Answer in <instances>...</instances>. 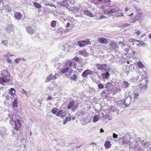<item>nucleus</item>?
<instances>
[{"mask_svg":"<svg viewBox=\"0 0 151 151\" xmlns=\"http://www.w3.org/2000/svg\"><path fill=\"white\" fill-rule=\"evenodd\" d=\"M1 44L5 46H7L8 41L6 40L3 41L1 42Z\"/></svg>","mask_w":151,"mask_h":151,"instance_id":"43","label":"nucleus"},{"mask_svg":"<svg viewBox=\"0 0 151 151\" xmlns=\"http://www.w3.org/2000/svg\"><path fill=\"white\" fill-rule=\"evenodd\" d=\"M58 110V109L57 108L55 107L52 110L51 112L52 114H56Z\"/></svg>","mask_w":151,"mask_h":151,"instance_id":"41","label":"nucleus"},{"mask_svg":"<svg viewBox=\"0 0 151 151\" xmlns=\"http://www.w3.org/2000/svg\"><path fill=\"white\" fill-rule=\"evenodd\" d=\"M22 58H17L14 60L15 63L17 64H18L19 62L21 60Z\"/></svg>","mask_w":151,"mask_h":151,"instance_id":"47","label":"nucleus"},{"mask_svg":"<svg viewBox=\"0 0 151 151\" xmlns=\"http://www.w3.org/2000/svg\"><path fill=\"white\" fill-rule=\"evenodd\" d=\"M135 33L137 34V35H139L141 33V32L139 30H138L137 32H135Z\"/></svg>","mask_w":151,"mask_h":151,"instance_id":"61","label":"nucleus"},{"mask_svg":"<svg viewBox=\"0 0 151 151\" xmlns=\"http://www.w3.org/2000/svg\"><path fill=\"white\" fill-rule=\"evenodd\" d=\"M7 129L5 127H3L0 131V134L2 136L5 135L6 133Z\"/></svg>","mask_w":151,"mask_h":151,"instance_id":"22","label":"nucleus"},{"mask_svg":"<svg viewBox=\"0 0 151 151\" xmlns=\"http://www.w3.org/2000/svg\"><path fill=\"white\" fill-rule=\"evenodd\" d=\"M118 136V135L114 133L113 134V137L114 138H117Z\"/></svg>","mask_w":151,"mask_h":151,"instance_id":"54","label":"nucleus"},{"mask_svg":"<svg viewBox=\"0 0 151 151\" xmlns=\"http://www.w3.org/2000/svg\"><path fill=\"white\" fill-rule=\"evenodd\" d=\"M119 11V9L117 7H114V8L110 9V10L106 13V11H102V13L107 14L109 16H114L116 12Z\"/></svg>","mask_w":151,"mask_h":151,"instance_id":"6","label":"nucleus"},{"mask_svg":"<svg viewBox=\"0 0 151 151\" xmlns=\"http://www.w3.org/2000/svg\"><path fill=\"white\" fill-rule=\"evenodd\" d=\"M26 30L27 32L30 34H33L35 31L34 29L31 27H27Z\"/></svg>","mask_w":151,"mask_h":151,"instance_id":"18","label":"nucleus"},{"mask_svg":"<svg viewBox=\"0 0 151 151\" xmlns=\"http://www.w3.org/2000/svg\"><path fill=\"white\" fill-rule=\"evenodd\" d=\"M14 17L16 19L19 20L22 19V16L20 13L16 12L15 13Z\"/></svg>","mask_w":151,"mask_h":151,"instance_id":"17","label":"nucleus"},{"mask_svg":"<svg viewBox=\"0 0 151 151\" xmlns=\"http://www.w3.org/2000/svg\"><path fill=\"white\" fill-rule=\"evenodd\" d=\"M129 142V140H124L122 142V144L124 145H127Z\"/></svg>","mask_w":151,"mask_h":151,"instance_id":"45","label":"nucleus"},{"mask_svg":"<svg viewBox=\"0 0 151 151\" xmlns=\"http://www.w3.org/2000/svg\"><path fill=\"white\" fill-rule=\"evenodd\" d=\"M135 41H136L135 39H134V38H131L129 40V42L131 43L134 42H135Z\"/></svg>","mask_w":151,"mask_h":151,"instance_id":"53","label":"nucleus"},{"mask_svg":"<svg viewBox=\"0 0 151 151\" xmlns=\"http://www.w3.org/2000/svg\"><path fill=\"white\" fill-rule=\"evenodd\" d=\"M9 122L12 125L14 124V129L17 131H19L21 127L23 121L21 118L15 115H9Z\"/></svg>","mask_w":151,"mask_h":151,"instance_id":"1","label":"nucleus"},{"mask_svg":"<svg viewBox=\"0 0 151 151\" xmlns=\"http://www.w3.org/2000/svg\"><path fill=\"white\" fill-rule=\"evenodd\" d=\"M55 66L56 68L57 69L59 68L60 66L59 63L58 62L55 63Z\"/></svg>","mask_w":151,"mask_h":151,"instance_id":"48","label":"nucleus"},{"mask_svg":"<svg viewBox=\"0 0 151 151\" xmlns=\"http://www.w3.org/2000/svg\"><path fill=\"white\" fill-rule=\"evenodd\" d=\"M16 91L15 89L13 88H11L9 91L10 94L12 96L14 97L15 95Z\"/></svg>","mask_w":151,"mask_h":151,"instance_id":"25","label":"nucleus"},{"mask_svg":"<svg viewBox=\"0 0 151 151\" xmlns=\"http://www.w3.org/2000/svg\"><path fill=\"white\" fill-rule=\"evenodd\" d=\"M109 45L114 50H116L119 48V45L114 41H111Z\"/></svg>","mask_w":151,"mask_h":151,"instance_id":"13","label":"nucleus"},{"mask_svg":"<svg viewBox=\"0 0 151 151\" xmlns=\"http://www.w3.org/2000/svg\"><path fill=\"white\" fill-rule=\"evenodd\" d=\"M47 5H48L49 6H50L52 7H54L55 8H56L55 6L53 4H47Z\"/></svg>","mask_w":151,"mask_h":151,"instance_id":"57","label":"nucleus"},{"mask_svg":"<svg viewBox=\"0 0 151 151\" xmlns=\"http://www.w3.org/2000/svg\"><path fill=\"white\" fill-rule=\"evenodd\" d=\"M6 31L8 32L13 31V27L12 26H9L7 27L6 29Z\"/></svg>","mask_w":151,"mask_h":151,"instance_id":"30","label":"nucleus"},{"mask_svg":"<svg viewBox=\"0 0 151 151\" xmlns=\"http://www.w3.org/2000/svg\"><path fill=\"white\" fill-rule=\"evenodd\" d=\"M22 93L25 95L27 97H29L30 95V92L29 91H25L24 89L22 90Z\"/></svg>","mask_w":151,"mask_h":151,"instance_id":"27","label":"nucleus"},{"mask_svg":"<svg viewBox=\"0 0 151 151\" xmlns=\"http://www.w3.org/2000/svg\"><path fill=\"white\" fill-rule=\"evenodd\" d=\"M73 59L76 61H78L79 60L78 58L76 57H75Z\"/></svg>","mask_w":151,"mask_h":151,"instance_id":"58","label":"nucleus"},{"mask_svg":"<svg viewBox=\"0 0 151 151\" xmlns=\"http://www.w3.org/2000/svg\"><path fill=\"white\" fill-rule=\"evenodd\" d=\"M122 47L123 49L126 52H127L129 50L130 48V47L128 46H126L125 47H124L123 46H122Z\"/></svg>","mask_w":151,"mask_h":151,"instance_id":"37","label":"nucleus"},{"mask_svg":"<svg viewBox=\"0 0 151 151\" xmlns=\"http://www.w3.org/2000/svg\"><path fill=\"white\" fill-rule=\"evenodd\" d=\"M140 93L134 92L133 97L134 100H135L136 99L138 98Z\"/></svg>","mask_w":151,"mask_h":151,"instance_id":"35","label":"nucleus"},{"mask_svg":"<svg viewBox=\"0 0 151 151\" xmlns=\"http://www.w3.org/2000/svg\"><path fill=\"white\" fill-rule=\"evenodd\" d=\"M77 78V76L76 75L73 74L71 77V78L73 80H75Z\"/></svg>","mask_w":151,"mask_h":151,"instance_id":"52","label":"nucleus"},{"mask_svg":"<svg viewBox=\"0 0 151 151\" xmlns=\"http://www.w3.org/2000/svg\"><path fill=\"white\" fill-rule=\"evenodd\" d=\"M139 44H140V46H145V45L146 44L143 42L142 41H141V42L139 43Z\"/></svg>","mask_w":151,"mask_h":151,"instance_id":"56","label":"nucleus"},{"mask_svg":"<svg viewBox=\"0 0 151 151\" xmlns=\"http://www.w3.org/2000/svg\"><path fill=\"white\" fill-rule=\"evenodd\" d=\"M134 92L141 93L143 89L141 88L139 85L133 88Z\"/></svg>","mask_w":151,"mask_h":151,"instance_id":"14","label":"nucleus"},{"mask_svg":"<svg viewBox=\"0 0 151 151\" xmlns=\"http://www.w3.org/2000/svg\"><path fill=\"white\" fill-rule=\"evenodd\" d=\"M6 75H4V76H3L2 77H0V84H3L4 83H8V84L12 85V83L10 78L6 77Z\"/></svg>","mask_w":151,"mask_h":151,"instance_id":"7","label":"nucleus"},{"mask_svg":"<svg viewBox=\"0 0 151 151\" xmlns=\"http://www.w3.org/2000/svg\"><path fill=\"white\" fill-rule=\"evenodd\" d=\"M75 9H77V7H70L69 8H68V10L69 12L72 11L74 12H75Z\"/></svg>","mask_w":151,"mask_h":151,"instance_id":"40","label":"nucleus"},{"mask_svg":"<svg viewBox=\"0 0 151 151\" xmlns=\"http://www.w3.org/2000/svg\"><path fill=\"white\" fill-rule=\"evenodd\" d=\"M104 132V130L102 129H100V133H102Z\"/></svg>","mask_w":151,"mask_h":151,"instance_id":"64","label":"nucleus"},{"mask_svg":"<svg viewBox=\"0 0 151 151\" xmlns=\"http://www.w3.org/2000/svg\"><path fill=\"white\" fill-rule=\"evenodd\" d=\"M105 88L107 89L106 92L104 91L101 93V95L103 97H106L109 94H114V86L109 82L107 83L105 85Z\"/></svg>","mask_w":151,"mask_h":151,"instance_id":"2","label":"nucleus"},{"mask_svg":"<svg viewBox=\"0 0 151 151\" xmlns=\"http://www.w3.org/2000/svg\"><path fill=\"white\" fill-rule=\"evenodd\" d=\"M70 23H68L67 24H66V27H68L70 26Z\"/></svg>","mask_w":151,"mask_h":151,"instance_id":"63","label":"nucleus"},{"mask_svg":"<svg viewBox=\"0 0 151 151\" xmlns=\"http://www.w3.org/2000/svg\"><path fill=\"white\" fill-rule=\"evenodd\" d=\"M65 63L66 66L60 70V72L61 73H64L67 72L73 64L72 62L69 60L67 61Z\"/></svg>","mask_w":151,"mask_h":151,"instance_id":"3","label":"nucleus"},{"mask_svg":"<svg viewBox=\"0 0 151 151\" xmlns=\"http://www.w3.org/2000/svg\"><path fill=\"white\" fill-rule=\"evenodd\" d=\"M99 2L104 1L105 3H107L108 2H111L110 0H98Z\"/></svg>","mask_w":151,"mask_h":151,"instance_id":"49","label":"nucleus"},{"mask_svg":"<svg viewBox=\"0 0 151 151\" xmlns=\"http://www.w3.org/2000/svg\"><path fill=\"white\" fill-rule=\"evenodd\" d=\"M110 75V74H109L107 72L102 73L101 74V75L102 78L105 79L108 78L109 77Z\"/></svg>","mask_w":151,"mask_h":151,"instance_id":"23","label":"nucleus"},{"mask_svg":"<svg viewBox=\"0 0 151 151\" xmlns=\"http://www.w3.org/2000/svg\"><path fill=\"white\" fill-rule=\"evenodd\" d=\"M148 80L145 78H143L140 80L139 85L141 87V88L143 90L146 89L147 87V84Z\"/></svg>","mask_w":151,"mask_h":151,"instance_id":"4","label":"nucleus"},{"mask_svg":"<svg viewBox=\"0 0 151 151\" xmlns=\"http://www.w3.org/2000/svg\"><path fill=\"white\" fill-rule=\"evenodd\" d=\"M63 110H60L58 111L56 114V115L57 116H60V115H61V113L63 112Z\"/></svg>","mask_w":151,"mask_h":151,"instance_id":"44","label":"nucleus"},{"mask_svg":"<svg viewBox=\"0 0 151 151\" xmlns=\"http://www.w3.org/2000/svg\"><path fill=\"white\" fill-rule=\"evenodd\" d=\"M33 4L37 8L40 9L41 8V6L38 3L34 2Z\"/></svg>","mask_w":151,"mask_h":151,"instance_id":"39","label":"nucleus"},{"mask_svg":"<svg viewBox=\"0 0 151 151\" xmlns=\"http://www.w3.org/2000/svg\"><path fill=\"white\" fill-rule=\"evenodd\" d=\"M110 142L109 141H106L105 144L104 146L106 148L109 149L111 147Z\"/></svg>","mask_w":151,"mask_h":151,"instance_id":"31","label":"nucleus"},{"mask_svg":"<svg viewBox=\"0 0 151 151\" xmlns=\"http://www.w3.org/2000/svg\"><path fill=\"white\" fill-rule=\"evenodd\" d=\"M141 143L142 145L145 147H148L151 145V142H147L142 141Z\"/></svg>","mask_w":151,"mask_h":151,"instance_id":"19","label":"nucleus"},{"mask_svg":"<svg viewBox=\"0 0 151 151\" xmlns=\"http://www.w3.org/2000/svg\"><path fill=\"white\" fill-rule=\"evenodd\" d=\"M74 102L73 101H72L68 105L67 107L69 109H70L72 108V107H73V111H75V110L77 108V106L76 105H74Z\"/></svg>","mask_w":151,"mask_h":151,"instance_id":"11","label":"nucleus"},{"mask_svg":"<svg viewBox=\"0 0 151 151\" xmlns=\"http://www.w3.org/2000/svg\"><path fill=\"white\" fill-rule=\"evenodd\" d=\"M71 120V119L70 117H66L63 121V124H66L68 122L70 121Z\"/></svg>","mask_w":151,"mask_h":151,"instance_id":"36","label":"nucleus"},{"mask_svg":"<svg viewBox=\"0 0 151 151\" xmlns=\"http://www.w3.org/2000/svg\"><path fill=\"white\" fill-rule=\"evenodd\" d=\"M142 12H140L139 14H137L135 17V19L138 20H140L142 18Z\"/></svg>","mask_w":151,"mask_h":151,"instance_id":"34","label":"nucleus"},{"mask_svg":"<svg viewBox=\"0 0 151 151\" xmlns=\"http://www.w3.org/2000/svg\"><path fill=\"white\" fill-rule=\"evenodd\" d=\"M59 5L62 6H64L68 8L69 6L68 3L67 1H65L63 2H60L59 3Z\"/></svg>","mask_w":151,"mask_h":151,"instance_id":"20","label":"nucleus"},{"mask_svg":"<svg viewBox=\"0 0 151 151\" xmlns=\"http://www.w3.org/2000/svg\"><path fill=\"white\" fill-rule=\"evenodd\" d=\"M98 88L99 89H101L103 88L104 87V86L103 84L101 83H100L98 85Z\"/></svg>","mask_w":151,"mask_h":151,"instance_id":"46","label":"nucleus"},{"mask_svg":"<svg viewBox=\"0 0 151 151\" xmlns=\"http://www.w3.org/2000/svg\"><path fill=\"white\" fill-rule=\"evenodd\" d=\"M6 60L7 62L9 63H12V61L10 59L7 58L6 59Z\"/></svg>","mask_w":151,"mask_h":151,"instance_id":"55","label":"nucleus"},{"mask_svg":"<svg viewBox=\"0 0 151 151\" xmlns=\"http://www.w3.org/2000/svg\"><path fill=\"white\" fill-rule=\"evenodd\" d=\"M66 115V114L65 112H63L61 113L60 117L61 118H63Z\"/></svg>","mask_w":151,"mask_h":151,"instance_id":"51","label":"nucleus"},{"mask_svg":"<svg viewBox=\"0 0 151 151\" xmlns=\"http://www.w3.org/2000/svg\"><path fill=\"white\" fill-rule=\"evenodd\" d=\"M56 78L55 75L53 76L52 74H51L50 75L47 76V77L46 79L45 82H48L50 81L55 79Z\"/></svg>","mask_w":151,"mask_h":151,"instance_id":"15","label":"nucleus"},{"mask_svg":"<svg viewBox=\"0 0 151 151\" xmlns=\"http://www.w3.org/2000/svg\"><path fill=\"white\" fill-rule=\"evenodd\" d=\"M10 55V53L9 52H7L6 54H5L4 55V56L5 57H8L9 58V55Z\"/></svg>","mask_w":151,"mask_h":151,"instance_id":"50","label":"nucleus"},{"mask_svg":"<svg viewBox=\"0 0 151 151\" xmlns=\"http://www.w3.org/2000/svg\"><path fill=\"white\" fill-rule=\"evenodd\" d=\"M1 74L4 76V75H6V77L9 78V76L10 75L9 73L6 70H3L1 72Z\"/></svg>","mask_w":151,"mask_h":151,"instance_id":"32","label":"nucleus"},{"mask_svg":"<svg viewBox=\"0 0 151 151\" xmlns=\"http://www.w3.org/2000/svg\"><path fill=\"white\" fill-rule=\"evenodd\" d=\"M123 16V13L121 11L119 12V11L118 12H116L115 15V16L117 17H120Z\"/></svg>","mask_w":151,"mask_h":151,"instance_id":"28","label":"nucleus"},{"mask_svg":"<svg viewBox=\"0 0 151 151\" xmlns=\"http://www.w3.org/2000/svg\"><path fill=\"white\" fill-rule=\"evenodd\" d=\"M83 14L85 15H87L90 17H93V15L92 13L91 12L87 10L84 11L83 12Z\"/></svg>","mask_w":151,"mask_h":151,"instance_id":"24","label":"nucleus"},{"mask_svg":"<svg viewBox=\"0 0 151 151\" xmlns=\"http://www.w3.org/2000/svg\"><path fill=\"white\" fill-rule=\"evenodd\" d=\"M100 118V114L99 115H95L93 119V122H96L98 121Z\"/></svg>","mask_w":151,"mask_h":151,"instance_id":"21","label":"nucleus"},{"mask_svg":"<svg viewBox=\"0 0 151 151\" xmlns=\"http://www.w3.org/2000/svg\"><path fill=\"white\" fill-rule=\"evenodd\" d=\"M93 72L90 70H85L82 73V76L84 77H86L89 75L93 74Z\"/></svg>","mask_w":151,"mask_h":151,"instance_id":"12","label":"nucleus"},{"mask_svg":"<svg viewBox=\"0 0 151 151\" xmlns=\"http://www.w3.org/2000/svg\"><path fill=\"white\" fill-rule=\"evenodd\" d=\"M137 65L139 68H143L144 67V65L141 62H138Z\"/></svg>","mask_w":151,"mask_h":151,"instance_id":"38","label":"nucleus"},{"mask_svg":"<svg viewBox=\"0 0 151 151\" xmlns=\"http://www.w3.org/2000/svg\"><path fill=\"white\" fill-rule=\"evenodd\" d=\"M98 41L99 42L104 44H106L108 42L107 39L103 37H99L98 39Z\"/></svg>","mask_w":151,"mask_h":151,"instance_id":"16","label":"nucleus"},{"mask_svg":"<svg viewBox=\"0 0 151 151\" xmlns=\"http://www.w3.org/2000/svg\"><path fill=\"white\" fill-rule=\"evenodd\" d=\"M130 148L135 149L136 150L141 151L142 150L139 146V144L136 141H134L132 142H130L129 144Z\"/></svg>","mask_w":151,"mask_h":151,"instance_id":"5","label":"nucleus"},{"mask_svg":"<svg viewBox=\"0 0 151 151\" xmlns=\"http://www.w3.org/2000/svg\"><path fill=\"white\" fill-rule=\"evenodd\" d=\"M77 10H76V9H75V11L74 12L76 13L78 12H79V9L78 7H77Z\"/></svg>","mask_w":151,"mask_h":151,"instance_id":"62","label":"nucleus"},{"mask_svg":"<svg viewBox=\"0 0 151 151\" xmlns=\"http://www.w3.org/2000/svg\"><path fill=\"white\" fill-rule=\"evenodd\" d=\"M56 22L55 21L53 20L50 23V25L52 27H54L56 25Z\"/></svg>","mask_w":151,"mask_h":151,"instance_id":"42","label":"nucleus"},{"mask_svg":"<svg viewBox=\"0 0 151 151\" xmlns=\"http://www.w3.org/2000/svg\"><path fill=\"white\" fill-rule=\"evenodd\" d=\"M91 44V42L88 40H80L78 42V45L80 47H84L88 45H90Z\"/></svg>","mask_w":151,"mask_h":151,"instance_id":"8","label":"nucleus"},{"mask_svg":"<svg viewBox=\"0 0 151 151\" xmlns=\"http://www.w3.org/2000/svg\"><path fill=\"white\" fill-rule=\"evenodd\" d=\"M119 43L122 46H123L124 47L125 46V44L124 43L122 42H119Z\"/></svg>","mask_w":151,"mask_h":151,"instance_id":"59","label":"nucleus"},{"mask_svg":"<svg viewBox=\"0 0 151 151\" xmlns=\"http://www.w3.org/2000/svg\"><path fill=\"white\" fill-rule=\"evenodd\" d=\"M96 67L97 69L99 70H104L106 72L107 70L104 69L107 67V65L105 64H101L99 63L97 64L96 65Z\"/></svg>","mask_w":151,"mask_h":151,"instance_id":"9","label":"nucleus"},{"mask_svg":"<svg viewBox=\"0 0 151 151\" xmlns=\"http://www.w3.org/2000/svg\"><path fill=\"white\" fill-rule=\"evenodd\" d=\"M129 85V84L127 81H124L123 82L122 87L123 88H127L128 87Z\"/></svg>","mask_w":151,"mask_h":151,"instance_id":"33","label":"nucleus"},{"mask_svg":"<svg viewBox=\"0 0 151 151\" xmlns=\"http://www.w3.org/2000/svg\"><path fill=\"white\" fill-rule=\"evenodd\" d=\"M52 97L51 96H49L46 99V100L49 101L52 99Z\"/></svg>","mask_w":151,"mask_h":151,"instance_id":"60","label":"nucleus"},{"mask_svg":"<svg viewBox=\"0 0 151 151\" xmlns=\"http://www.w3.org/2000/svg\"><path fill=\"white\" fill-rule=\"evenodd\" d=\"M17 99L16 98L14 99V101L13 103V107L14 109L16 108L17 107Z\"/></svg>","mask_w":151,"mask_h":151,"instance_id":"26","label":"nucleus"},{"mask_svg":"<svg viewBox=\"0 0 151 151\" xmlns=\"http://www.w3.org/2000/svg\"><path fill=\"white\" fill-rule=\"evenodd\" d=\"M79 53L82 55L87 56H88V54L86 50H81L79 51Z\"/></svg>","mask_w":151,"mask_h":151,"instance_id":"29","label":"nucleus"},{"mask_svg":"<svg viewBox=\"0 0 151 151\" xmlns=\"http://www.w3.org/2000/svg\"><path fill=\"white\" fill-rule=\"evenodd\" d=\"M132 99L131 96L129 95L124 101V104L126 106H128L130 103Z\"/></svg>","mask_w":151,"mask_h":151,"instance_id":"10","label":"nucleus"}]
</instances>
